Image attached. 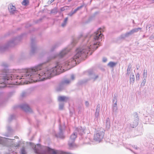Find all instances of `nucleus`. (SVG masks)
I'll use <instances>...</instances> for the list:
<instances>
[{"mask_svg": "<svg viewBox=\"0 0 154 154\" xmlns=\"http://www.w3.org/2000/svg\"><path fill=\"white\" fill-rule=\"evenodd\" d=\"M45 63H40L32 69H25L23 71L21 77L17 76V79H29L34 82L43 81L50 79L56 75L63 72L62 68L59 63L54 67L51 69L46 68L40 71L42 66Z\"/></svg>", "mask_w": 154, "mask_h": 154, "instance_id": "f257e3e1", "label": "nucleus"}, {"mask_svg": "<svg viewBox=\"0 0 154 154\" xmlns=\"http://www.w3.org/2000/svg\"><path fill=\"white\" fill-rule=\"evenodd\" d=\"M103 29H100L95 32L93 38H91L88 42L86 46L78 48L76 51V54L72 58L66 61L65 65L68 66V69H69L74 66L76 64V60L80 58V57L86 53H88V51L90 50L94 51L97 48V45H99L100 42L99 41L101 40L103 36L101 33Z\"/></svg>", "mask_w": 154, "mask_h": 154, "instance_id": "f03ea898", "label": "nucleus"}, {"mask_svg": "<svg viewBox=\"0 0 154 154\" xmlns=\"http://www.w3.org/2000/svg\"><path fill=\"white\" fill-rule=\"evenodd\" d=\"M32 148L34 149L35 152L36 154H47L48 153L50 154H67V153L60 150H54L47 147L42 148L40 144L37 145L36 147L35 145L30 143Z\"/></svg>", "mask_w": 154, "mask_h": 154, "instance_id": "7ed1b4c3", "label": "nucleus"}, {"mask_svg": "<svg viewBox=\"0 0 154 154\" xmlns=\"http://www.w3.org/2000/svg\"><path fill=\"white\" fill-rule=\"evenodd\" d=\"M87 74L88 75L89 78L85 81V82H87L90 80H92L94 82L99 77V76L97 74L94 73L92 70H89L87 72Z\"/></svg>", "mask_w": 154, "mask_h": 154, "instance_id": "20e7f679", "label": "nucleus"}, {"mask_svg": "<svg viewBox=\"0 0 154 154\" xmlns=\"http://www.w3.org/2000/svg\"><path fill=\"white\" fill-rule=\"evenodd\" d=\"M76 135L77 134L75 133L71 136L68 143V145L70 147L72 148L75 146L74 142L76 137Z\"/></svg>", "mask_w": 154, "mask_h": 154, "instance_id": "39448f33", "label": "nucleus"}, {"mask_svg": "<svg viewBox=\"0 0 154 154\" xmlns=\"http://www.w3.org/2000/svg\"><path fill=\"white\" fill-rule=\"evenodd\" d=\"M104 133L103 131H99L94 135V140L100 142L103 138Z\"/></svg>", "mask_w": 154, "mask_h": 154, "instance_id": "423d86ee", "label": "nucleus"}, {"mask_svg": "<svg viewBox=\"0 0 154 154\" xmlns=\"http://www.w3.org/2000/svg\"><path fill=\"white\" fill-rule=\"evenodd\" d=\"M18 42L17 38H13L9 41L7 43V46L8 47H13Z\"/></svg>", "mask_w": 154, "mask_h": 154, "instance_id": "0eeeda50", "label": "nucleus"}, {"mask_svg": "<svg viewBox=\"0 0 154 154\" xmlns=\"http://www.w3.org/2000/svg\"><path fill=\"white\" fill-rule=\"evenodd\" d=\"M8 8L9 12L11 14H14L17 12V10H16L15 6L11 4H9Z\"/></svg>", "mask_w": 154, "mask_h": 154, "instance_id": "6e6552de", "label": "nucleus"}, {"mask_svg": "<svg viewBox=\"0 0 154 154\" xmlns=\"http://www.w3.org/2000/svg\"><path fill=\"white\" fill-rule=\"evenodd\" d=\"M65 127L64 126L62 127L60 126L59 127V132L56 135L57 137L62 139L64 138V136L63 135V131Z\"/></svg>", "mask_w": 154, "mask_h": 154, "instance_id": "1a4fd4ad", "label": "nucleus"}, {"mask_svg": "<svg viewBox=\"0 0 154 154\" xmlns=\"http://www.w3.org/2000/svg\"><path fill=\"white\" fill-rule=\"evenodd\" d=\"M38 48L36 45H32L31 46V49L30 52V54L31 55L34 54L37 52Z\"/></svg>", "mask_w": 154, "mask_h": 154, "instance_id": "9d476101", "label": "nucleus"}, {"mask_svg": "<svg viewBox=\"0 0 154 154\" xmlns=\"http://www.w3.org/2000/svg\"><path fill=\"white\" fill-rule=\"evenodd\" d=\"M21 107L26 112H32L31 109L27 104H24L22 105L21 106Z\"/></svg>", "mask_w": 154, "mask_h": 154, "instance_id": "9b49d317", "label": "nucleus"}, {"mask_svg": "<svg viewBox=\"0 0 154 154\" xmlns=\"http://www.w3.org/2000/svg\"><path fill=\"white\" fill-rule=\"evenodd\" d=\"M133 34L132 30L129 32H127L125 34L122 35H121V37L122 38H125Z\"/></svg>", "mask_w": 154, "mask_h": 154, "instance_id": "f8f14e48", "label": "nucleus"}, {"mask_svg": "<svg viewBox=\"0 0 154 154\" xmlns=\"http://www.w3.org/2000/svg\"><path fill=\"white\" fill-rule=\"evenodd\" d=\"M69 51V50L67 48L64 49L60 53L58 54V56L60 57H63Z\"/></svg>", "mask_w": 154, "mask_h": 154, "instance_id": "ddd939ff", "label": "nucleus"}, {"mask_svg": "<svg viewBox=\"0 0 154 154\" xmlns=\"http://www.w3.org/2000/svg\"><path fill=\"white\" fill-rule=\"evenodd\" d=\"M68 99V98L65 96H59L58 98V101L60 102L66 101Z\"/></svg>", "mask_w": 154, "mask_h": 154, "instance_id": "4468645a", "label": "nucleus"}, {"mask_svg": "<svg viewBox=\"0 0 154 154\" xmlns=\"http://www.w3.org/2000/svg\"><path fill=\"white\" fill-rule=\"evenodd\" d=\"M9 79V77L7 76H0V84L4 82L6 80H8Z\"/></svg>", "mask_w": 154, "mask_h": 154, "instance_id": "2eb2a0df", "label": "nucleus"}, {"mask_svg": "<svg viewBox=\"0 0 154 154\" xmlns=\"http://www.w3.org/2000/svg\"><path fill=\"white\" fill-rule=\"evenodd\" d=\"M135 114L137 116L136 119V120H134V121L131 124V125L133 128L136 127L138 124V118L137 117V113H135Z\"/></svg>", "mask_w": 154, "mask_h": 154, "instance_id": "dca6fc26", "label": "nucleus"}, {"mask_svg": "<svg viewBox=\"0 0 154 154\" xmlns=\"http://www.w3.org/2000/svg\"><path fill=\"white\" fill-rule=\"evenodd\" d=\"M131 64H129L128 66L127 69V72H126V75H128V76L131 73V71H132V70L131 69Z\"/></svg>", "mask_w": 154, "mask_h": 154, "instance_id": "f3484780", "label": "nucleus"}, {"mask_svg": "<svg viewBox=\"0 0 154 154\" xmlns=\"http://www.w3.org/2000/svg\"><path fill=\"white\" fill-rule=\"evenodd\" d=\"M106 126L107 129H109L110 127V120L109 118H107L106 120Z\"/></svg>", "mask_w": 154, "mask_h": 154, "instance_id": "a211bd4d", "label": "nucleus"}, {"mask_svg": "<svg viewBox=\"0 0 154 154\" xmlns=\"http://www.w3.org/2000/svg\"><path fill=\"white\" fill-rule=\"evenodd\" d=\"M134 76L133 74H131L130 76V82L131 84H133L134 82Z\"/></svg>", "mask_w": 154, "mask_h": 154, "instance_id": "6ab92c4d", "label": "nucleus"}, {"mask_svg": "<svg viewBox=\"0 0 154 154\" xmlns=\"http://www.w3.org/2000/svg\"><path fill=\"white\" fill-rule=\"evenodd\" d=\"M117 63L113 62H110L107 64V66L110 68H112L116 66Z\"/></svg>", "mask_w": 154, "mask_h": 154, "instance_id": "aec40b11", "label": "nucleus"}, {"mask_svg": "<svg viewBox=\"0 0 154 154\" xmlns=\"http://www.w3.org/2000/svg\"><path fill=\"white\" fill-rule=\"evenodd\" d=\"M113 104L112 105H117V96L116 95H114L113 97Z\"/></svg>", "mask_w": 154, "mask_h": 154, "instance_id": "412c9836", "label": "nucleus"}, {"mask_svg": "<svg viewBox=\"0 0 154 154\" xmlns=\"http://www.w3.org/2000/svg\"><path fill=\"white\" fill-rule=\"evenodd\" d=\"M77 130L80 134H82L84 133V129L82 128V127H80L79 129H78Z\"/></svg>", "mask_w": 154, "mask_h": 154, "instance_id": "4be33fe9", "label": "nucleus"}, {"mask_svg": "<svg viewBox=\"0 0 154 154\" xmlns=\"http://www.w3.org/2000/svg\"><path fill=\"white\" fill-rule=\"evenodd\" d=\"M29 2V0H23L22 4L23 5L26 6L28 4Z\"/></svg>", "mask_w": 154, "mask_h": 154, "instance_id": "5701e85b", "label": "nucleus"}, {"mask_svg": "<svg viewBox=\"0 0 154 154\" xmlns=\"http://www.w3.org/2000/svg\"><path fill=\"white\" fill-rule=\"evenodd\" d=\"M68 17H66L63 23H62L61 26L62 27H64L66 25L68 20Z\"/></svg>", "mask_w": 154, "mask_h": 154, "instance_id": "b1692460", "label": "nucleus"}, {"mask_svg": "<svg viewBox=\"0 0 154 154\" xmlns=\"http://www.w3.org/2000/svg\"><path fill=\"white\" fill-rule=\"evenodd\" d=\"M147 76V71L146 70L144 69L143 73V78H146Z\"/></svg>", "mask_w": 154, "mask_h": 154, "instance_id": "393cba45", "label": "nucleus"}, {"mask_svg": "<svg viewBox=\"0 0 154 154\" xmlns=\"http://www.w3.org/2000/svg\"><path fill=\"white\" fill-rule=\"evenodd\" d=\"M117 109V105H112V110L114 112H116Z\"/></svg>", "mask_w": 154, "mask_h": 154, "instance_id": "a878e982", "label": "nucleus"}, {"mask_svg": "<svg viewBox=\"0 0 154 154\" xmlns=\"http://www.w3.org/2000/svg\"><path fill=\"white\" fill-rule=\"evenodd\" d=\"M140 28H134L132 29L133 33L138 32L139 30L141 29Z\"/></svg>", "mask_w": 154, "mask_h": 154, "instance_id": "bb28decb", "label": "nucleus"}, {"mask_svg": "<svg viewBox=\"0 0 154 154\" xmlns=\"http://www.w3.org/2000/svg\"><path fill=\"white\" fill-rule=\"evenodd\" d=\"M82 7V6H81L80 7H78L77 8L75 9L73 11H72L73 13H75L78 10L80 9Z\"/></svg>", "mask_w": 154, "mask_h": 154, "instance_id": "cd10ccee", "label": "nucleus"}, {"mask_svg": "<svg viewBox=\"0 0 154 154\" xmlns=\"http://www.w3.org/2000/svg\"><path fill=\"white\" fill-rule=\"evenodd\" d=\"M68 8V7L67 6H65L63 8H62L60 9L61 11H65V10H67Z\"/></svg>", "mask_w": 154, "mask_h": 154, "instance_id": "c85d7f7f", "label": "nucleus"}, {"mask_svg": "<svg viewBox=\"0 0 154 154\" xmlns=\"http://www.w3.org/2000/svg\"><path fill=\"white\" fill-rule=\"evenodd\" d=\"M71 82V81L69 79H66L64 81L63 83L65 84H68Z\"/></svg>", "mask_w": 154, "mask_h": 154, "instance_id": "c756f323", "label": "nucleus"}, {"mask_svg": "<svg viewBox=\"0 0 154 154\" xmlns=\"http://www.w3.org/2000/svg\"><path fill=\"white\" fill-rule=\"evenodd\" d=\"M21 154H26V152L25 151V148H23L21 150Z\"/></svg>", "mask_w": 154, "mask_h": 154, "instance_id": "7c9ffc66", "label": "nucleus"}, {"mask_svg": "<svg viewBox=\"0 0 154 154\" xmlns=\"http://www.w3.org/2000/svg\"><path fill=\"white\" fill-rule=\"evenodd\" d=\"M64 105L63 103H60L59 104V109L60 110L63 109V108Z\"/></svg>", "mask_w": 154, "mask_h": 154, "instance_id": "2f4dec72", "label": "nucleus"}, {"mask_svg": "<svg viewBox=\"0 0 154 154\" xmlns=\"http://www.w3.org/2000/svg\"><path fill=\"white\" fill-rule=\"evenodd\" d=\"M99 111H96L95 116L96 118H97L99 116Z\"/></svg>", "mask_w": 154, "mask_h": 154, "instance_id": "473e14b6", "label": "nucleus"}, {"mask_svg": "<svg viewBox=\"0 0 154 154\" xmlns=\"http://www.w3.org/2000/svg\"><path fill=\"white\" fill-rule=\"evenodd\" d=\"M136 80H139L140 79V74L139 73H137L136 76Z\"/></svg>", "mask_w": 154, "mask_h": 154, "instance_id": "72a5a7b5", "label": "nucleus"}, {"mask_svg": "<svg viewBox=\"0 0 154 154\" xmlns=\"http://www.w3.org/2000/svg\"><path fill=\"white\" fill-rule=\"evenodd\" d=\"M146 78H144V79H143L142 82L141 83V85L144 86L146 82Z\"/></svg>", "mask_w": 154, "mask_h": 154, "instance_id": "f704fd0d", "label": "nucleus"}, {"mask_svg": "<svg viewBox=\"0 0 154 154\" xmlns=\"http://www.w3.org/2000/svg\"><path fill=\"white\" fill-rule=\"evenodd\" d=\"M75 79V76L74 75H71V79L70 80L71 81L72 80H74Z\"/></svg>", "mask_w": 154, "mask_h": 154, "instance_id": "c9c22d12", "label": "nucleus"}, {"mask_svg": "<svg viewBox=\"0 0 154 154\" xmlns=\"http://www.w3.org/2000/svg\"><path fill=\"white\" fill-rule=\"evenodd\" d=\"M100 105L99 104H98L97 106V108L96 109V111H99L100 109Z\"/></svg>", "mask_w": 154, "mask_h": 154, "instance_id": "e433bc0d", "label": "nucleus"}, {"mask_svg": "<svg viewBox=\"0 0 154 154\" xmlns=\"http://www.w3.org/2000/svg\"><path fill=\"white\" fill-rule=\"evenodd\" d=\"M51 12L53 13H56L57 12V11L56 9H54L51 11Z\"/></svg>", "mask_w": 154, "mask_h": 154, "instance_id": "4c0bfd02", "label": "nucleus"}, {"mask_svg": "<svg viewBox=\"0 0 154 154\" xmlns=\"http://www.w3.org/2000/svg\"><path fill=\"white\" fill-rule=\"evenodd\" d=\"M107 61V59L106 57H103V62H106Z\"/></svg>", "mask_w": 154, "mask_h": 154, "instance_id": "58836bf2", "label": "nucleus"}, {"mask_svg": "<svg viewBox=\"0 0 154 154\" xmlns=\"http://www.w3.org/2000/svg\"><path fill=\"white\" fill-rule=\"evenodd\" d=\"M74 14L73 12L72 11L68 14V15L70 16H72Z\"/></svg>", "mask_w": 154, "mask_h": 154, "instance_id": "ea45409f", "label": "nucleus"}, {"mask_svg": "<svg viewBox=\"0 0 154 154\" xmlns=\"http://www.w3.org/2000/svg\"><path fill=\"white\" fill-rule=\"evenodd\" d=\"M26 93L25 92H23L22 93V94H21V96L22 97H24L25 96H26Z\"/></svg>", "mask_w": 154, "mask_h": 154, "instance_id": "a19ab883", "label": "nucleus"}, {"mask_svg": "<svg viewBox=\"0 0 154 154\" xmlns=\"http://www.w3.org/2000/svg\"><path fill=\"white\" fill-rule=\"evenodd\" d=\"M54 0H49L48 2L49 4H51L53 2Z\"/></svg>", "mask_w": 154, "mask_h": 154, "instance_id": "79ce46f5", "label": "nucleus"}, {"mask_svg": "<svg viewBox=\"0 0 154 154\" xmlns=\"http://www.w3.org/2000/svg\"><path fill=\"white\" fill-rule=\"evenodd\" d=\"M85 104L86 106H88L89 105V103H88V102H85Z\"/></svg>", "mask_w": 154, "mask_h": 154, "instance_id": "37998d69", "label": "nucleus"}, {"mask_svg": "<svg viewBox=\"0 0 154 154\" xmlns=\"http://www.w3.org/2000/svg\"><path fill=\"white\" fill-rule=\"evenodd\" d=\"M13 117V116H11V118H9V120L10 121H11V119H12V117Z\"/></svg>", "mask_w": 154, "mask_h": 154, "instance_id": "c03bdc74", "label": "nucleus"}, {"mask_svg": "<svg viewBox=\"0 0 154 154\" xmlns=\"http://www.w3.org/2000/svg\"><path fill=\"white\" fill-rule=\"evenodd\" d=\"M2 47H0V50H2Z\"/></svg>", "mask_w": 154, "mask_h": 154, "instance_id": "a18cd8bd", "label": "nucleus"}, {"mask_svg": "<svg viewBox=\"0 0 154 154\" xmlns=\"http://www.w3.org/2000/svg\"><path fill=\"white\" fill-rule=\"evenodd\" d=\"M10 75H11V78L12 77V74Z\"/></svg>", "mask_w": 154, "mask_h": 154, "instance_id": "49530a36", "label": "nucleus"}, {"mask_svg": "<svg viewBox=\"0 0 154 154\" xmlns=\"http://www.w3.org/2000/svg\"><path fill=\"white\" fill-rule=\"evenodd\" d=\"M19 146V145H17V146Z\"/></svg>", "mask_w": 154, "mask_h": 154, "instance_id": "de8ad7c7", "label": "nucleus"}, {"mask_svg": "<svg viewBox=\"0 0 154 154\" xmlns=\"http://www.w3.org/2000/svg\"><path fill=\"white\" fill-rule=\"evenodd\" d=\"M72 0H68V1L69 2H70Z\"/></svg>", "mask_w": 154, "mask_h": 154, "instance_id": "09e8293b", "label": "nucleus"}, {"mask_svg": "<svg viewBox=\"0 0 154 154\" xmlns=\"http://www.w3.org/2000/svg\"><path fill=\"white\" fill-rule=\"evenodd\" d=\"M137 69H138V67H137Z\"/></svg>", "mask_w": 154, "mask_h": 154, "instance_id": "8fccbe9b", "label": "nucleus"}]
</instances>
